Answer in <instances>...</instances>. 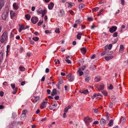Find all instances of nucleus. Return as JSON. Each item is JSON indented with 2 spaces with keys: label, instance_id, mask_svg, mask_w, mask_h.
I'll return each instance as SVG.
<instances>
[{
  "label": "nucleus",
  "instance_id": "f03ea898",
  "mask_svg": "<svg viewBox=\"0 0 128 128\" xmlns=\"http://www.w3.org/2000/svg\"><path fill=\"white\" fill-rule=\"evenodd\" d=\"M9 12L8 10H5L2 15V19L3 20H6L8 16V13Z\"/></svg>",
  "mask_w": 128,
  "mask_h": 128
},
{
  "label": "nucleus",
  "instance_id": "dca6fc26",
  "mask_svg": "<svg viewBox=\"0 0 128 128\" xmlns=\"http://www.w3.org/2000/svg\"><path fill=\"white\" fill-rule=\"evenodd\" d=\"M57 105V104H54L52 105V106L50 105L49 106V108L51 110H52L53 109L55 108Z\"/></svg>",
  "mask_w": 128,
  "mask_h": 128
},
{
  "label": "nucleus",
  "instance_id": "c85d7f7f",
  "mask_svg": "<svg viewBox=\"0 0 128 128\" xmlns=\"http://www.w3.org/2000/svg\"><path fill=\"white\" fill-rule=\"evenodd\" d=\"M26 110H24L22 111V116H23V117L24 118L25 117V115H26Z\"/></svg>",
  "mask_w": 128,
  "mask_h": 128
},
{
  "label": "nucleus",
  "instance_id": "13d9d810",
  "mask_svg": "<svg viewBox=\"0 0 128 128\" xmlns=\"http://www.w3.org/2000/svg\"><path fill=\"white\" fill-rule=\"evenodd\" d=\"M66 61L68 64L71 63V62L70 60H65Z\"/></svg>",
  "mask_w": 128,
  "mask_h": 128
},
{
  "label": "nucleus",
  "instance_id": "37998d69",
  "mask_svg": "<svg viewBox=\"0 0 128 128\" xmlns=\"http://www.w3.org/2000/svg\"><path fill=\"white\" fill-rule=\"evenodd\" d=\"M99 9V8L98 7H96L92 9L93 11L96 12Z\"/></svg>",
  "mask_w": 128,
  "mask_h": 128
},
{
  "label": "nucleus",
  "instance_id": "052dcab7",
  "mask_svg": "<svg viewBox=\"0 0 128 128\" xmlns=\"http://www.w3.org/2000/svg\"><path fill=\"white\" fill-rule=\"evenodd\" d=\"M45 79V77L43 76L42 77V78L41 79V81L42 82H44Z\"/></svg>",
  "mask_w": 128,
  "mask_h": 128
},
{
  "label": "nucleus",
  "instance_id": "72a5a7b5",
  "mask_svg": "<svg viewBox=\"0 0 128 128\" xmlns=\"http://www.w3.org/2000/svg\"><path fill=\"white\" fill-rule=\"evenodd\" d=\"M113 53V52L112 51H108L107 53V55H110L112 54Z\"/></svg>",
  "mask_w": 128,
  "mask_h": 128
},
{
  "label": "nucleus",
  "instance_id": "3c124183",
  "mask_svg": "<svg viewBox=\"0 0 128 128\" xmlns=\"http://www.w3.org/2000/svg\"><path fill=\"white\" fill-rule=\"evenodd\" d=\"M42 14H43V15H45L46 14V10H45L43 12L42 11Z\"/></svg>",
  "mask_w": 128,
  "mask_h": 128
},
{
  "label": "nucleus",
  "instance_id": "0eeeda50",
  "mask_svg": "<svg viewBox=\"0 0 128 128\" xmlns=\"http://www.w3.org/2000/svg\"><path fill=\"white\" fill-rule=\"evenodd\" d=\"M4 53L3 52H0V66H1V64L2 63L3 58L4 57Z\"/></svg>",
  "mask_w": 128,
  "mask_h": 128
},
{
  "label": "nucleus",
  "instance_id": "bf43d9fd",
  "mask_svg": "<svg viewBox=\"0 0 128 128\" xmlns=\"http://www.w3.org/2000/svg\"><path fill=\"white\" fill-rule=\"evenodd\" d=\"M104 52H106L107 50V45L105 47H104Z\"/></svg>",
  "mask_w": 128,
  "mask_h": 128
},
{
  "label": "nucleus",
  "instance_id": "f3484780",
  "mask_svg": "<svg viewBox=\"0 0 128 128\" xmlns=\"http://www.w3.org/2000/svg\"><path fill=\"white\" fill-rule=\"evenodd\" d=\"M57 94L56 90V89L54 88L53 89L51 93V95L52 96L54 95H56Z\"/></svg>",
  "mask_w": 128,
  "mask_h": 128
},
{
  "label": "nucleus",
  "instance_id": "de8ad7c7",
  "mask_svg": "<svg viewBox=\"0 0 128 128\" xmlns=\"http://www.w3.org/2000/svg\"><path fill=\"white\" fill-rule=\"evenodd\" d=\"M113 86L112 84H110L108 88L110 90H112L113 88Z\"/></svg>",
  "mask_w": 128,
  "mask_h": 128
},
{
  "label": "nucleus",
  "instance_id": "4c0bfd02",
  "mask_svg": "<svg viewBox=\"0 0 128 128\" xmlns=\"http://www.w3.org/2000/svg\"><path fill=\"white\" fill-rule=\"evenodd\" d=\"M32 39L36 41H38L39 39V38L37 37H34L32 38Z\"/></svg>",
  "mask_w": 128,
  "mask_h": 128
},
{
  "label": "nucleus",
  "instance_id": "09e8293b",
  "mask_svg": "<svg viewBox=\"0 0 128 128\" xmlns=\"http://www.w3.org/2000/svg\"><path fill=\"white\" fill-rule=\"evenodd\" d=\"M85 67L86 66H84L82 67L81 68H80L81 70H84Z\"/></svg>",
  "mask_w": 128,
  "mask_h": 128
},
{
  "label": "nucleus",
  "instance_id": "680f3d73",
  "mask_svg": "<svg viewBox=\"0 0 128 128\" xmlns=\"http://www.w3.org/2000/svg\"><path fill=\"white\" fill-rule=\"evenodd\" d=\"M121 4L123 6H124V0H121Z\"/></svg>",
  "mask_w": 128,
  "mask_h": 128
},
{
  "label": "nucleus",
  "instance_id": "6e6d98bb",
  "mask_svg": "<svg viewBox=\"0 0 128 128\" xmlns=\"http://www.w3.org/2000/svg\"><path fill=\"white\" fill-rule=\"evenodd\" d=\"M68 5H69V6H68V7H69L70 6V7H71L72 6V3L70 2H67Z\"/></svg>",
  "mask_w": 128,
  "mask_h": 128
},
{
  "label": "nucleus",
  "instance_id": "7ed1b4c3",
  "mask_svg": "<svg viewBox=\"0 0 128 128\" xmlns=\"http://www.w3.org/2000/svg\"><path fill=\"white\" fill-rule=\"evenodd\" d=\"M85 122L87 126L89 125L90 122H91L92 120V119L90 118L88 116L84 118Z\"/></svg>",
  "mask_w": 128,
  "mask_h": 128
},
{
  "label": "nucleus",
  "instance_id": "58836bf2",
  "mask_svg": "<svg viewBox=\"0 0 128 128\" xmlns=\"http://www.w3.org/2000/svg\"><path fill=\"white\" fill-rule=\"evenodd\" d=\"M55 32L56 33H60V31L59 28H56L55 30Z\"/></svg>",
  "mask_w": 128,
  "mask_h": 128
},
{
  "label": "nucleus",
  "instance_id": "6e6552de",
  "mask_svg": "<svg viewBox=\"0 0 128 128\" xmlns=\"http://www.w3.org/2000/svg\"><path fill=\"white\" fill-rule=\"evenodd\" d=\"M104 84H102L98 86L97 88L98 90H102L104 89Z\"/></svg>",
  "mask_w": 128,
  "mask_h": 128
},
{
  "label": "nucleus",
  "instance_id": "2f4dec72",
  "mask_svg": "<svg viewBox=\"0 0 128 128\" xmlns=\"http://www.w3.org/2000/svg\"><path fill=\"white\" fill-rule=\"evenodd\" d=\"M102 93L105 96H106L108 95L107 92L106 91H102Z\"/></svg>",
  "mask_w": 128,
  "mask_h": 128
},
{
  "label": "nucleus",
  "instance_id": "ddd939ff",
  "mask_svg": "<svg viewBox=\"0 0 128 128\" xmlns=\"http://www.w3.org/2000/svg\"><path fill=\"white\" fill-rule=\"evenodd\" d=\"M13 8L14 10H17L19 7L18 4L16 3H14L13 5Z\"/></svg>",
  "mask_w": 128,
  "mask_h": 128
},
{
  "label": "nucleus",
  "instance_id": "f257e3e1",
  "mask_svg": "<svg viewBox=\"0 0 128 128\" xmlns=\"http://www.w3.org/2000/svg\"><path fill=\"white\" fill-rule=\"evenodd\" d=\"M8 38V33L5 31L4 32L2 36V38L0 40L1 42L3 43L6 41Z\"/></svg>",
  "mask_w": 128,
  "mask_h": 128
},
{
  "label": "nucleus",
  "instance_id": "49530a36",
  "mask_svg": "<svg viewBox=\"0 0 128 128\" xmlns=\"http://www.w3.org/2000/svg\"><path fill=\"white\" fill-rule=\"evenodd\" d=\"M118 33L117 32H116L113 34L112 36L113 37H116L117 36Z\"/></svg>",
  "mask_w": 128,
  "mask_h": 128
},
{
  "label": "nucleus",
  "instance_id": "20e7f679",
  "mask_svg": "<svg viewBox=\"0 0 128 128\" xmlns=\"http://www.w3.org/2000/svg\"><path fill=\"white\" fill-rule=\"evenodd\" d=\"M48 102L47 100L46 99V98L43 101V102L42 103L40 107L42 109L46 107V104Z\"/></svg>",
  "mask_w": 128,
  "mask_h": 128
},
{
  "label": "nucleus",
  "instance_id": "a878e982",
  "mask_svg": "<svg viewBox=\"0 0 128 128\" xmlns=\"http://www.w3.org/2000/svg\"><path fill=\"white\" fill-rule=\"evenodd\" d=\"M26 18L28 20H29L31 18L30 15L29 14H27L25 15Z\"/></svg>",
  "mask_w": 128,
  "mask_h": 128
},
{
  "label": "nucleus",
  "instance_id": "c9c22d12",
  "mask_svg": "<svg viewBox=\"0 0 128 128\" xmlns=\"http://www.w3.org/2000/svg\"><path fill=\"white\" fill-rule=\"evenodd\" d=\"M112 45L111 44H110L108 45H107V48L109 50H110L112 48Z\"/></svg>",
  "mask_w": 128,
  "mask_h": 128
},
{
  "label": "nucleus",
  "instance_id": "473e14b6",
  "mask_svg": "<svg viewBox=\"0 0 128 128\" xmlns=\"http://www.w3.org/2000/svg\"><path fill=\"white\" fill-rule=\"evenodd\" d=\"M19 68L20 70L22 71H24L25 70V68L24 67H22L21 66L19 67Z\"/></svg>",
  "mask_w": 128,
  "mask_h": 128
},
{
  "label": "nucleus",
  "instance_id": "79ce46f5",
  "mask_svg": "<svg viewBox=\"0 0 128 128\" xmlns=\"http://www.w3.org/2000/svg\"><path fill=\"white\" fill-rule=\"evenodd\" d=\"M104 9H101L100 11L98 13V16H99L101 14V12L103 11Z\"/></svg>",
  "mask_w": 128,
  "mask_h": 128
},
{
  "label": "nucleus",
  "instance_id": "9d476101",
  "mask_svg": "<svg viewBox=\"0 0 128 128\" xmlns=\"http://www.w3.org/2000/svg\"><path fill=\"white\" fill-rule=\"evenodd\" d=\"M100 124L102 126H104L106 124V121L103 118H101L100 120Z\"/></svg>",
  "mask_w": 128,
  "mask_h": 128
},
{
  "label": "nucleus",
  "instance_id": "bb28decb",
  "mask_svg": "<svg viewBox=\"0 0 128 128\" xmlns=\"http://www.w3.org/2000/svg\"><path fill=\"white\" fill-rule=\"evenodd\" d=\"M42 11V9L41 8H39L38 10H37V12L38 14H41Z\"/></svg>",
  "mask_w": 128,
  "mask_h": 128
},
{
  "label": "nucleus",
  "instance_id": "423d86ee",
  "mask_svg": "<svg viewBox=\"0 0 128 128\" xmlns=\"http://www.w3.org/2000/svg\"><path fill=\"white\" fill-rule=\"evenodd\" d=\"M117 29V27L115 26H113L109 29L110 32L111 33H112L116 31Z\"/></svg>",
  "mask_w": 128,
  "mask_h": 128
},
{
  "label": "nucleus",
  "instance_id": "6ab92c4d",
  "mask_svg": "<svg viewBox=\"0 0 128 128\" xmlns=\"http://www.w3.org/2000/svg\"><path fill=\"white\" fill-rule=\"evenodd\" d=\"M68 79L70 81H72L74 79V76L72 75H68Z\"/></svg>",
  "mask_w": 128,
  "mask_h": 128
},
{
  "label": "nucleus",
  "instance_id": "cd10ccee",
  "mask_svg": "<svg viewBox=\"0 0 128 128\" xmlns=\"http://www.w3.org/2000/svg\"><path fill=\"white\" fill-rule=\"evenodd\" d=\"M81 50L82 52H84V53L85 54L86 52V48H83L80 49Z\"/></svg>",
  "mask_w": 128,
  "mask_h": 128
},
{
  "label": "nucleus",
  "instance_id": "aec40b11",
  "mask_svg": "<svg viewBox=\"0 0 128 128\" xmlns=\"http://www.w3.org/2000/svg\"><path fill=\"white\" fill-rule=\"evenodd\" d=\"M124 47L123 45H120V46L119 51L120 52H122L124 50Z\"/></svg>",
  "mask_w": 128,
  "mask_h": 128
},
{
  "label": "nucleus",
  "instance_id": "c756f323",
  "mask_svg": "<svg viewBox=\"0 0 128 128\" xmlns=\"http://www.w3.org/2000/svg\"><path fill=\"white\" fill-rule=\"evenodd\" d=\"M113 121L112 120H110L108 125L109 126H110L113 124Z\"/></svg>",
  "mask_w": 128,
  "mask_h": 128
},
{
  "label": "nucleus",
  "instance_id": "5fc2aeb1",
  "mask_svg": "<svg viewBox=\"0 0 128 128\" xmlns=\"http://www.w3.org/2000/svg\"><path fill=\"white\" fill-rule=\"evenodd\" d=\"M106 116V117L107 118V119L108 120H109V116L108 115V113H107Z\"/></svg>",
  "mask_w": 128,
  "mask_h": 128
},
{
  "label": "nucleus",
  "instance_id": "8fccbe9b",
  "mask_svg": "<svg viewBox=\"0 0 128 128\" xmlns=\"http://www.w3.org/2000/svg\"><path fill=\"white\" fill-rule=\"evenodd\" d=\"M20 28H22V30H25V26L23 25H22L20 26Z\"/></svg>",
  "mask_w": 128,
  "mask_h": 128
},
{
  "label": "nucleus",
  "instance_id": "774afa93",
  "mask_svg": "<svg viewBox=\"0 0 128 128\" xmlns=\"http://www.w3.org/2000/svg\"><path fill=\"white\" fill-rule=\"evenodd\" d=\"M76 23L77 24H79L80 23V20H76Z\"/></svg>",
  "mask_w": 128,
  "mask_h": 128
},
{
  "label": "nucleus",
  "instance_id": "338daca9",
  "mask_svg": "<svg viewBox=\"0 0 128 128\" xmlns=\"http://www.w3.org/2000/svg\"><path fill=\"white\" fill-rule=\"evenodd\" d=\"M88 20L90 21L92 20V18H91L88 17Z\"/></svg>",
  "mask_w": 128,
  "mask_h": 128
},
{
  "label": "nucleus",
  "instance_id": "5701e85b",
  "mask_svg": "<svg viewBox=\"0 0 128 128\" xmlns=\"http://www.w3.org/2000/svg\"><path fill=\"white\" fill-rule=\"evenodd\" d=\"M82 34L81 32H78L77 36V38L79 40H80Z\"/></svg>",
  "mask_w": 128,
  "mask_h": 128
},
{
  "label": "nucleus",
  "instance_id": "a18cd8bd",
  "mask_svg": "<svg viewBox=\"0 0 128 128\" xmlns=\"http://www.w3.org/2000/svg\"><path fill=\"white\" fill-rule=\"evenodd\" d=\"M54 62H55L56 64H59L60 63V61L58 60H54Z\"/></svg>",
  "mask_w": 128,
  "mask_h": 128
},
{
  "label": "nucleus",
  "instance_id": "0e129e2a",
  "mask_svg": "<svg viewBox=\"0 0 128 128\" xmlns=\"http://www.w3.org/2000/svg\"><path fill=\"white\" fill-rule=\"evenodd\" d=\"M59 98V96H57L54 97V98L56 100H58Z\"/></svg>",
  "mask_w": 128,
  "mask_h": 128
},
{
  "label": "nucleus",
  "instance_id": "e2e57ef3",
  "mask_svg": "<svg viewBox=\"0 0 128 128\" xmlns=\"http://www.w3.org/2000/svg\"><path fill=\"white\" fill-rule=\"evenodd\" d=\"M99 122L98 121H95L93 123V124H98Z\"/></svg>",
  "mask_w": 128,
  "mask_h": 128
},
{
  "label": "nucleus",
  "instance_id": "1a4fd4ad",
  "mask_svg": "<svg viewBox=\"0 0 128 128\" xmlns=\"http://www.w3.org/2000/svg\"><path fill=\"white\" fill-rule=\"evenodd\" d=\"M34 99L32 100V102L34 103H35L38 101L40 99V97L38 96H34Z\"/></svg>",
  "mask_w": 128,
  "mask_h": 128
},
{
  "label": "nucleus",
  "instance_id": "f704fd0d",
  "mask_svg": "<svg viewBox=\"0 0 128 128\" xmlns=\"http://www.w3.org/2000/svg\"><path fill=\"white\" fill-rule=\"evenodd\" d=\"M43 20H40L38 23V26H40L43 23Z\"/></svg>",
  "mask_w": 128,
  "mask_h": 128
},
{
  "label": "nucleus",
  "instance_id": "b1692460",
  "mask_svg": "<svg viewBox=\"0 0 128 128\" xmlns=\"http://www.w3.org/2000/svg\"><path fill=\"white\" fill-rule=\"evenodd\" d=\"M126 120V118L124 117H122L120 119V123H122L125 122Z\"/></svg>",
  "mask_w": 128,
  "mask_h": 128
},
{
  "label": "nucleus",
  "instance_id": "f8f14e48",
  "mask_svg": "<svg viewBox=\"0 0 128 128\" xmlns=\"http://www.w3.org/2000/svg\"><path fill=\"white\" fill-rule=\"evenodd\" d=\"M79 92L81 93H84L85 94H88V91L87 89L86 90H80Z\"/></svg>",
  "mask_w": 128,
  "mask_h": 128
},
{
  "label": "nucleus",
  "instance_id": "864d4df0",
  "mask_svg": "<svg viewBox=\"0 0 128 128\" xmlns=\"http://www.w3.org/2000/svg\"><path fill=\"white\" fill-rule=\"evenodd\" d=\"M14 88V92H13V94H15L17 92L18 90V88Z\"/></svg>",
  "mask_w": 128,
  "mask_h": 128
},
{
  "label": "nucleus",
  "instance_id": "a211bd4d",
  "mask_svg": "<svg viewBox=\"0 0 128 128\" xmlns=\"http://www.w3.org/2000/svg\"><path fill=\"white\" fill-rule=\"evenodd\" d=\"M101 78L98 76H96L95 78V81L97 82L100 81L101 80Z\"/></svg>",
  "mask_w": 128,
  "mask_h": 128
},
{
  "label": "nucleus",
  "instance_id": "39448f33",
  "mask_svg": "<svg viewBox=\"0 0 128 128\" xmlns=\"http://www.w3.org/2000/svg\"><path fill=\"white\" fill-rule=\"evenodd\" d=\"M31 20L33 24H35L38 21V20L37 17H33L31 18Z\"/></svg>",
  "mask_w": 128,
  "mask_h": 128
},
{
  "label": "nucleus",
  "instance_id": "9b49d317",
  "mask_svg": "<svg viewBox=\"0 0 128 128\" xmlns=\"http://www.w3.org/2000/svg\"><path fill=\"white\" fill-rule=\"evenodd\" d=\"M114 58V56H105L104 58V59L107 61L110 60Z\"/></svg>",
  "mask_w": 128,
  "mask_h": 128
},
{
  "label": "nucleus",
  "instance_id": "7c9ffc66",
  "mask_svg": "<svg viewBox=\"0 0 128 128\" xmlns=\"http://www.w3.org/2000/svg\"><path fill=\"white\" fill-rule=\"evenodd\" d=\"M96 66L95 65L94 66H92L90 68V69L92 70H95L96 68Z\"/></svg>",
  "mask_w": 128,
  "mask_h": 128
},
{
  "label": "nucleus",
  "instance_id": "69168bd1",
  "mask_svg": "<svg viewBox=\"0 0 128 128\" xmlns=\"http://www.w3.org/2000/svg\"><path fill=\"white\" fill-rule=\"evenodd\" d=\"M49 69L48 68H46L45 70V72L46 73H48L49 72Z\"/></svg>",
  "mask_w": 128,
  "mask_h": 128
},
{
  "label": "nucleus",
  "instance_id": "4d7b16f0",
  "mask_svg": "<svg viewBox=\"0 0 128 128\" xmlns=\"http://www.w3.org/2000/svg\"><path fill=\"white\" fill-rule=\"evenodd\" d=\"M4 92L2 91H1L0 92V96H2L4 95Z\"/></svg>",
  "mask_w": 128,
  "mask_h": 128
},
{
  "label": "nucleus",
  "instance_id": "e433bc0d",
  "mask_svg": "<svg viewBox=\"0 0 128 128\" xmlns=\"http://www.w3.org/2000/svg\"><path fill=\"white\" fill-rule=\"evenodd\" d=\"M90 79V76H88L85 79V80L87 82H88Z\"/></svg>",
  "mask_w": 128,
  "mask_h": 128
},
{
  "label": "nucleus",
  "instance_id": "c03bdc74",
  "mask_svg": "<svg viewBox=\"0 0 128 128\" xmlns=\"http://www.w3.org/2000/svg\"><path fill=\"white\" fill-rule=\"evenodd\" d=\"M96 96V93H95L91 97V98L92 99H94Z\"/></svg>",
  "mask_w": 128,
  "mask_h": 128
},
{
  "label": "nucleus",
  "instance_id": "2eb2a0df",
  "mask_svg": "<svg viewBox=\"0 0 128 128\" xmlns=\"http://www.w3.org/2000/svg\"><path fill=\"white\" fill-rule=\"evenodd\" d=\"M54 6V4L52 2H51L48 5V8L49 10H52Z\"/></svg>",
  "mask_w": 128,
  "mask_h": 128
},
{
  "label": "nucleus",
  "instance_id": "a19ab883",
  "mask_svg": "<svg viewBox=\"0 0 128 128\" xmlns=\"http://www.w3.org/2000/svg\"><path fill=\"white\" fill-rule=\"evenodd\" d=\"M29 41L30 42L31 44H34V42L33 40H31V38H30L29 39Z\"/></svg>",
  "mask_w": 128,
  "mask_h": 128
},
{
  "label": "nucleus",
  "instance_id": "4be33fe9",
  "mask_svg": "<svg viewBox=\"0 0 128 128\" xmlns=\"http://www.w3.org/2000/svg\"><path fill=\"white\" fill-rule=\"evenodd\" d=\"M77 72L79 73V76H80L82 75L83 74V72L82 70H80V68H78Z\"/></svg>",
  "mask_w": 128,
  "mask_h": 128
},
{
  "label": "nucleus",
  "instance_id": "412c9836",
  "mask_svg": "<svg viewBox=\"0 0 128 128\" xmlns=\"http://www.w3.org/2000/svg\"><path fill=\"white\" fill-rule=\"evenodd\" d=\"M10 14L11 17L13 18L16 15V14L14 12L12 11H11L10 12Z\"/></svg>",
  "mask_w": 128,
  "mask_h": 128
},
{
  "label": "nucleus",
  "instance_id": "393cba45",
  "mask_svg": "<svg viewBox=\"0 0 128 128\" xmlns=\"http://www.w3.org/2000/svg\"><path fill=\"white\" fill-rule=\"evenodd\" d=\"M84 4H82L79 5L78 8L79 10H81L82 8L84 7Z\"/></svg>",
  "mask_w": 128,
  "mask_h": 128
},
{
  "label": "nucleus",
  "instance_id": "ea45409f",
  "mask_svg": "<svg viewBox=\"0 0 128 128\" xmlns=\"http://www.w3.org/2000/svg\"><path fill=\"white\" fill-rule=\"evenodd\" d=\"M60 14L62 16L64 14V12L63 10H60Z\"/></svg>",
  "mask_w": 128,
  "mask_h": 128
},
{
  "label": "nucleus",
  "instance_id": "4468645a",
  "mask_svg": "<svg viewBox=\"0 0 128 128\" xmlns=\"http://www.w3.org/2000/svg\"><path fill=\"white\" fill-rule=\"evenodd\" d=\"M4 1L3 0H0V12L4 5Z\"/></svg>",
  "mask_w": 128,
  "mask_h": 128
},
{
  "label": "nucleus",
  "instance_id": "603ef678",
  "mask_svg": "<svg viewBox=\"0 0 128 128\" xmlns=\"http://www.w3.org/2000/svg\"><path fill=\"white\" fill-rule=\"evenodd\" d=\"M11 86L12 88L13 89H14L15 88V84H11Z\"/></svg>",
  "mask_w": 128,
  "mask_h": 128
}]
</instances>
